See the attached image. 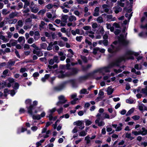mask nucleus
Listing matches in <instances>:
<instances>
[{
    "mask_svg": "<svg viewBox=\"0 0 147 147\" xmlns=\"http://www.w3.org/2000/svg\"><path fill=\"white\" fill-rule=\"evenodd\" d=\"M123 58H119L115 61L110 63L107 66L103 67L97 69L96 72H99L102 73L103 75L105 72H108L110 71V69L115 66H119V63L122 61Z\"/></svg>",
    "mask_w": 147,
    "mask_h": 147,
    "instance_id": "nucleus-1",
    "label": "nucleus"
},
{
    "mask_svg": "<svg viewBox=\"0 0 147 147\" xmlns=\"http://www.w3.org/2000/svg\"><path fill=\"white\" fill-rule=\"evenodd\" d=\"M133 55L137 56L139 55V53H138L134 52L131 51H129L127 52L126 54L124 56H122L119 58H123V59L122 60V61H125L126 59H133L134 58V57L131 55Z\"/></svg>",
    "mask_w": 147,
    "mask_h": 147,
    "instance_id": "nucleus-2",
    "label": "nucleus"
},
{
    "mask_svg": "<svg viewBox=\"0 0 147 147\" xmlns=\"http://www.w3.org/2000/svg\"><path fill=\"white\" fill-rule=\"evenodd\" d=\"M101 113H98L96 115L97 119H96L95 121L96 124H97L98 126L99 127L105 125V123L103 121H100V119L102 118Z\"/></svg>",
    "mask_w": 147,
    "mask_h": 147,
    "instance_id": "nucleus-3",
    "label": "nucleus"
},
{
    "mask_svg": "<svg viewBox=\"0 0 147 147\" xmlns=\"http://www.w3.org/2000/svg\"><path fill=\"white\" fill-rule=\"evenodd\" d=\"M118 41L119 43L123 46H126L129 43V41L126 39V36L121 34L118 37Z\"/></svg>",
    "mask_w": 147,
    "mask_h": 147,
    "instance_id": "nucleus-4",
    "label": "nucleus"
},
{
    "mask_svg": "<svg viewBox=\"0 0 147 147\" xmlns=\"http://www.w3.org/2000/svg\"><path fill=\"white\" fill-rule=\"evenodd\" d=\"M109 5L104 4L102 5V8L104 9V10L100 11V12L101 13H104V12L108 14H111L112 13V11L111 10H110L108 7H109Z\"/></svg>",
    "mask_w": 147,
    "mask_h": 147,
    "instance_id": "nucleus-5",
    "label": "nucleus"
},
{
    "mask_svg": "<svg viewBox=\"0 0 147 147\" xmlns=\"http://www.w3.org/2000/svg\"><path fill=\"white\" fill-rule=\"evenodd\" d=\"M59 101L57 103V105L58 106L60 105L64 104L66 102L67 100L65 99V96L63 95H61L58 97Z\"/></svg>",
    "mask_w": 147,
    "mask_h": 147,
    "instance_id": "nucleus-6",
    "label": "nucleus"
},
{
    "mask_svg": "<svg viewBox=\"0 0 147 147\" xmlns=\"http://www.w3.org/2000/svg\"><path fill=\"white\" fill-rule=\"evenodd\" d=\"M55 111V108H54L50 110L48 112V115L47 116V117H49L50 121L55 120V118L53 117V113Z\"/></svg>",
    "mask_w": 147,
    "mask_h": 147,
    "instance_id": "nucleus-7",
    "label": "nucleus"
},
{
    "mask_svg": "<svg viewBox=\"0 0 147 147\" xmlns=\"http://www.w3.org/2000/svg\"><path fill=\"white\" fill-rule=\"evenodd\" d=\"M119 49V48L116 47L113 45H111L108 48V51L109 53H115Z\"/></svg>",
    "mask_w": 147,
    "mask_h": 147,
    "instance_id": "nucleus-8",
    "label": "nucleus"
},
{
    "mask_svg": "<svg viewBox=\"0 0 147 147\" xmlns=\"http://www.w3.org/2000/svg\"><path fill=\"white\" fill-rule=\"evenodd\" d=\"M37 103L38 102L37 101H34L32 105H31L29 107H27L28 113L31 115H32V110L34 108V107L37 105Z\"/></svg>",
    "mask_w": 147,
    "mask_h": 147,
    "instance_id": "nucleus-9",
    "label": "nucleus"
},
{
    "mask_svg": "<svg viewBox=\"0 0 147 147\" xmlns=\"http://www.w3.org/2000/svg\"><path fill=\"white\" fill-rule=\"evenodd\" d=\"M72 73L70 74H67L65 75L64 74L63 72H61V76H59V78H64L66 76H69L71 75H74L76 74L78 72V70L76 69H73L72 70Z\"/></svg>",
    "mask_w": 147,
    "mask_h": 147,
    "instance_id": "nucleus-10",
    "label": "nucleus"
},
{
    "mask_svg": "<svg viewBox=\"0 0 147 147\" xmlns=\"http://www.w3.org/2000/svg\"><path fill=\"white\" fill-rule=\"evenodd\" d=\"M19 14L18 12L15 11L10 13L8 17L10 19H12L18 16Z\"/></svg>",
    "mask_w": 147,
    "mask_h": 147,
    "instance_id": "nucleus-11",
    "label": "nucleus"
},
{
    "mask_svg": "<svg viewBox=\"0 0 147 147\" xmlns=\"http://www.w3.org/2000/svg\"><path fill=\"white\" fill-rule=\"evenodd\" d=\"M114 11L116 13H118L122 10V8L119 6H115L113 8Z\"/></svg>",
    "mask_w": 147,
    "mask_h": 147,
    "instance_id": "nucleus-12",
    "label": "nucleus"
},
{
    "mask_svg": "<svg viewBox=\"0 0 147 147\" xmlns=\"http://www.w3.org/2000/svg\"><path fill=\"white\" fill-rule=\"evenodd\" d=\"M99 8L98 7H96L94 9V12L93 15L94 16H98L99 15Z\"/></svg>",
    "mask_w": 147,
    "mask_h": 147,
    "instance_id": "nucleus-13",
    "label": "nucleus"
},
{
    "mask_svg": "<svg viewBox=\"0 0 147 147\" xmlns=\"http://www.w3.org/2000/svg\"><path fill=\"white\" fill-rule=\"evenodd\" d=\"M34 35V38L35 40H38L40 38V35L38 31H35Z\"/></svg>",
    "mask_w": 147,
    "mask_h": 147,
    "instance_id": "nucleus-14",
    "label": "nucleus"
},
{
    "mask_svg": "<svg viewBox=\"0 0 147 147\" xmlns=\"http://www.w3.org/2000/svg\"><path fill=\"white\" fill-rule=\"evenodd\" d=\"M15 63V61H13L12 60H9L7 63V67H10L14 65Z\"/></svg>",
    "mask_w": 147,
    "mask_h": 147,
    "instance_id": "nucleus-15",
    "label": "nucleus"
},
{
    "mask_svg": "<svg viewBox=\"0 0 147 147\" xmlns=\"http://www.w3.org/2000/svg\"><path fill=\"white\" fill-rule=\"evenodd\" d=\"M140 93L143 94L144 97L147 96V88H142L140 92Z\"/></svg>",
    "mask_w": 147,
    "mask_h": 147,
    "instance_id": "nucleus-16",
    "label": "nucleus"
},
{
    "mask_svg": "<svg viewBox=\"0 0 147 147\" xmlns=\"http://www.w3.org/2000/svg\"><path fill=\"white\" fill-rule=\"evenodd\" d=\"M45 34L46 36L48 37H51V36L52 38L53 39H54L55 38V34L54 33H53L52 32H51V34H50L47 32H45Z\"/></svg>",
    "mask_w": 147,
    "mask_h": 147,
    "instance_id": "nucleus-17",
    "label": "nucleus"
},
{
    "mask_svg": "<svg viewBox=\"0 0 147 147\" xmlns=\"http://www.w3.org/2000/svg\"><path fill=\"white\" fill-rule=\"evenodd\" d=\"M30 7L31 11L34 13H37L39 10L38 8L37 7H32L30 5Z\"/></svg>",
    "mask_w": 147,
    "mask_h": 147,
    "instance_id": "nucleus-18",
    "label": "nucleus"
},
{
    "mask_svg": "<svg viewBox=\"0 0 147 147\" xmlns=\"http://www.w3.org/2000/svg\"><path fill=\"white\" fill-rule=\"evenodd\" d=\"M125 67V66H123L122 67H120V68L117 70L116 69H114L113 70L116 74H117L121 72L123 70L124 68Z\"/></svg>",
    "mask_w": 147,
    "mask_h": 147,
    "instance_id": "nucleus-19",
    "label": "nucleus"
},
{
    "mask_svg": "<svg viewBox=\"0 0 147 147\" xmlns=\"http://www.w3.org/2000/svg\"><path fill=\"white\" fill-rule=\"evenodd\" d=\"M113 90L112 89V88L111 86L109 87L107 90V93L109 95L113 93Z\"/></svg>",
    "mask_w": 147,
    "mask_h": 147,
    "instance_id": "nucleus-20",
    "label": "nucleus"
},
{
    "mask_svg": "<svg viewBox=\"0 0 147 147\" xmlns=\"http://www.w3.org/2000/svg\"><path fill=\"white\" fill-rule=\"evenodd\" d=\"M76 20V17L74 15L71 16L68 18V20L70 22H75Z\"/></svg>",
    "mask_w": 147,
    "mask_h": 147,
    "instance_id": "nucleus-21",
    "label": "nucleus"
},
{
    "mask_svg": "<svg viewBox=\"0 0 147 147\" xmlns=\"http://www.w3.org/2000/svg\"><path fill=\"white\" fill-rule=\"evenodd\" d=\"M33 53L34 54H36L38 56H41L43 55V53L40 51L34 50Z\"/></svg>",
    "mask_w": 147,
    "mask_h": 147,
    "instance_id": "nucleus-22",
    "label": "nucleus"
},
{
    "mask_svg": "<svg viewBox=\"0 0 147 147\" xmlns=\"http://www.w3.org/2000/svg\"><path fill=\"white\" fill-rule=\"evenodd\" d=\"M88 93L89 92L87 91V90L85 88L82 89L80 91V94H88Z\"/></svg>",
    "mask_w": 147,
    "mask_h": 147,
    "instance_id": "nucleus-23",
    "label": "nucleus"
},
{
    "mask_svg": "<svg viewBox=\"0 0 147 147\" xmlns=\"http://www.w3.org/2000/svg\"><path fill=\"white\" fill-rule=\"evenodd\" d=\"M119 126L117 127L115 129V131H119L121 130L122 129V126L123 125L122 123H119Z\"/></svg>",
    "mask_w": 147,
    "mask_h": 147,
    "instance_id": "nucleus-24",
    "label": "nucleus"
},
{
    "mask_svg": "<svg viewBox=\"0 0 147 147\" xmlns=\"http://www.w3.org/2000/svg\"><path fill=\"white\" fill-rule=\"evenodd\" d=\"M50 75L48 74H46L45 75L44 77L41 78V80L43 82H46L47 80L50 77Z\"/></svg>",
    "mask_w": 147,
    "mask_h": 147,
    "instance_id": "nucleus-25",
    "label": "nucleus"
},
{
    "mask_svg": "<svg viewBox=\"0 0 147 147\" xmlns=\"http://www.w3.org/2000/svg\"><path fill=\"white\" fill-rule=\"evenodd\" d=\"M139 109L140 111L146 110H147L146 107L143 105H141L139 106Z\"/></svg>",
    "mask_w": 147,
    "mask_h": 147,
    "instance_id": "nucleus-26",
    "label": "nucleus"
},
{
    "mask_svg": "<svg viewBox=\"0 0 147 147\" xmlns=\"http://www.w3.org/2000/svg\"><path fill=\"white\" fill-rule=\"evenodd\" d=\"M142 131H140V134L142 135H145L147 134V130H146L144 127H142Z\"/></svg>",
    "mask_w": 147,
    "mask_h": 147,
    "instance_id": "nucleus-27",
    "label": "nucleus"
},
{
    "mask_svg": "<svg viewBox=\"0 0 147 147\" xmlns=\"http://www.w3.org/2000/svg\"><path fill=\"white\" fill-rule=\"evenodd\" d=\"M68 16L67 15H64L62 16V19L63 22H65L67 23V20L68 19Z\"/></svg>",
    "mask_w": 147,
    "mask_h": 147,
    "instance_id": "nucleus-28",
    "label": "nucleus"
},
{
    "mask_svg": "<svg viewBox=\"0 0 147 147\" xmlns=\"http://www.w3.org/2000/svg\"><path fill=\"white\" fill-rule=\"evenodd\" d=\"M107 18L108 20L111 21H113L116 20L115 17L113 18L112 15H107Z\"/></svg>",
    "mask_w": 147,
    "mask_h": 147,
    "instance_id": "nucleus-29",
    "label": "nucleus"
},
{
    "mask_svg": "<svg viewBox=\"0 0 147 147\" xmlns=\"http://www.w3.org/2000/svg\"><path fill=\"white\" fill-rule=\"evenodd\" d=\"M18 41L20 43L23 42V43H24L25 42V40L24 36H21L19 37Z\"/></svg>",
    "mask_w": 147,
    "mask_h": 147,
    "instance_id": "nucleus-30",
    "label": "nucleus"
},
{
    "mask_svg": "<svg viewBox=\"0 0 147 147\" xmlns=\"http://www.w3.org/2000/svg\"><path fill=\"white\" fill-rule=\"evenodd\" d=\"M55 43V42H54L53 43L52 42H50L49 45L48 46L47 48V50L50 51L52 49V47L53 45Z\"/></svg>",
    "mask_w": 147,
    "mask_h": 147,
    "instance_id": "nucleus-31",
    "label": "nucleus"
},
{
    "mask_svg": "<svg viewBox=\"0 0 147 147\" xmlns=\"http://www.w3.org/2000/svg\"><path fill=\"white\" fill-rule=\"evenodd\" d=\"M83 122L82 121H78L74 122V125H76L78 126H80L82 125Z\"/></svg>",
    "mask_w": 147,
    "mask_h": 147,
    "instance_id": "nucleus-32",
    "label": "nucleus"
},
{
    "mask_svg": "<svg viewBox=\"0 0 147 147\" xmlns=\"http://www.w3.org/2000/svg\"><path fill=\"white\" fill-rule=\"evenodd\" d=\"M125 136L126 138L129 139L130 140H132L134 138L131 136V134L130 133H126Z\"/></svg>",
    "mask_w": 147,
    "mask_h": 147,
    "instance_id": "nucleus-33",
    "label": "nucleus"
},
{
    "mask_svg": "<svg viewBox=\"0 0 147 147\" xmlns=\"http://www.w3.org/2000/svg\"><path fill=\"white\" fill-rule=\"evenodd\" d=\"M90 137L89 135H88L85 138V140L86 141L87 144H89L90 142Z\"/></svg>",
    "mask_w": 147,
    "mask_h": 147,
    "instance_id": "nucleus-34",
    "label": "nucleus"
},
{
    "mask_svg": "<svg viewBox=\"0 0 147 147\" xmlns=\"http://www.w3.org/2000/svg\"><path fill=\"white\" fill-rule=\"evenodd\" d=\"M0 39L3 40L5 42H7L9 40V39L6 38L3 35H0Z\"/></svg>",
    "mask_w": 147,
    "mask_h": 147,
    "instance_id": "nucleus-35",
    "label": "nucleus"
},
{
    "mask_svg": "<svg viewBox=\"0 0 147 147\" xmlns=\"http://www.w3.org/2000/svg\"><path fill=\"white\" fill-rule=\"evenodd\" d=\"M55 80V77L50 78L49 79V82L53 86H54V81Z\"/></svg>",
    "mask_w": 147,
    "mask_h": 147,
    "instance_id": "nucleus-36",
    "label": "nucleus"
},
{
    "mask_svg": "<svg viewBox=\"0 0 147 147\" xmlns=\"http://www.w3.org/2000/svg\"><path fill=\"white\" fill-rule=\"evenodd\" d=\"M10 43L12 46H15L17 44V42L16 40H11L10 41Z\"/></svg>",
    "mask_w": 147,
    "mask_h": 147,
    "instance_id": "nucleus-37",
    "label": "nucleus"
},
{
    "mask_svg": "<svg viewBox=\"0 0 147 147\" xmlns=\"http://www.w3.org/2000/svg\"><path fill=\"white\" fill-rule=\"evenodd\" d=\"M77 1L78 4H81L86 3L88 2V1L87 0H85V1H83V0H77Z\"/></svg>",
    "mask_w": 147,
    "mask_h": 147,
    "instance_id": "nucleus-38",
    "label": "nucleus"
},
{
    "mask_svg": "<svg viewBox=\"0 0 147 147\" xmlns=\"http://www.w3.org/2000/svg\"><path fill=\"white\" fill-rule=\"evenodd\" d=\"M46 12V9H43L40 10L38 13V15H43Z\"/></svg>",
    "mask_w": 147,
    "mask_h": 147,
    "instance_id": "nucleus-39",
    "label": "nucleus"
},
{
    "mask_svg": "<svg viewBox=\"0 0 147 147\" xmlns=\"http://www.w3.org/2000/svg\"><path fill=\"white\" fill-rule=\"evenodd\" d=\"M96 20L97 22L99 23H101L103 22V19L102 17L101 16L98 17L97 19Z\"/></svg>",
    "mask_w": 147,
    "mask_h": 147,
    "instance_id": "nucleus-40",
    "label": "nucleus"
},
{
    "mask_svg": "<svg viewBox=\"0 0 147 147\" xmlns=\"http://www.w3.org/2000/svg\"><path fill=\"white\" fill-rule=\"evenodd\" d=\"M134 111V109H131L129 110L127 113L126 114V116H128L130 115L131 113H132Z\"/></svg>",
    "mask_w": 147,
    "mask_h": 147,
    "instance_id": "nucleus-41",
    "label": "nucleus"
},
{
    "mask_svg": "<svg viewBox=\"0 0 147 147\" xmlns=\"http://www.w3.org/2000/svg\"><path fill=\"white\" fill-rule=\"evenodd\" d=\"M17 21V20L16 19H14L12 20H11L8 21V23L9 24H15L16 23Z\"/></svg>",
    "mask_w": 147,
    "mask_h": 147,
    "instance_id": "nucleus-42",
    "label": "nucleus"
},
{
    "mask_svg": "<svg viewBox=\"0 0 147 147\" xmlns=\"http://www.w3.org/2000/svg\"><path fill=\"white\" fill-rule=\"evenodd\" d=\"M17 25L18 26H19L20 27H22L23 25L22 20H19L18 22V24Z\"/></svg>",
    "mask_w": 147,
    "mask_h": 147,
    "instance_id": "nucleus-43",
    "label": "nucleus"
},
{
    "mask_svg": "<svg viewBox=\"0 0 147 147\" xmlns=\"http://www.w3.org/2000/svg\"><path fill=\"white\" fill-rule=\"evenodd\" d=\"M34 39L33 38L31 37L29 38L27 40L28 43L31 44L33 43L34 42Z\"/></svg>",
    "mask_w": 147,
    "mask_h": 147,
    "instance_id": "nucleus-44",
    "label": "nucleus"
},
{
    "mask_svg": "<svg viewBox=\"0 0 147 147\" xmlns=\"http://www.w3.org/2000/svg\"><path fill=\"white\" fill-rule=\"evenodd\" d=\"M40 47L42 49H45L47 48V45L46 43H43L41 44Z\"/></svg>",
    "mask_w": 147,
    "mask_h": 147,
    "instance_id": "nucleus-45",
    "label": "nucleus"
},
{
    "mask_svg": "<svg viewBox=\"0 0 147 147\" xmlns=\"http://www.w3.org/2000/svg\"><path fill=\"white\" fill-rule=\"evenodd\" d=\"M85 122L86 123V125L87 126H88L90 125L92 123V122L89 120L85 119Z\"/></svg>",
    "mask_w": 147,
    "mask_h": 147,
    "instance_id": "nucleus-46",
    "label": "nucleus"
},
{
    "mask_svg": "<svg viewBox=\"0 0 147 147\" xmlns=\"http://www.w3.org/2000/svg\"><path fill=\"white\" fill-rule=\"evenodd\" d=\"M32 118L33 119H37L39 120L40 119L41 117L40 115H37L36 116H35L34 115H33Z\"/></svg>",
    "mask_w": 147,
    "mask_h": 147,
    "instance_id": "nucleus-47",
    "label": "nucleus"
},
{
    "mask_svg": "<svg viewBox=\"0 0 147 147\" xmlns=\"http://www.w3.org/2000/svg\"><path fill=\"white\" fill-rule=\"evenodd\" d=\"M82 28L85 30L88 31L91 29V27L89 26H86L83 27Z\"/></svg>",
    "mask_w": 147,
    "mask_h": 147,
    "instance_id": "nucleus-48",
    "label": "nucleus"
},
{
    "mask_svg": "<svg viewBox=\"0 0 147 147\" xmlns=\"http://www.w3.org/2000/svg\"><path fill=\"white\" fill-rule=\"evenodd\" d=\"M134 67L137 70H140L142 69L141 65H138V64H136L135 65Z\"/></svg>",
    "mask_w": 147,
    "mask_h": 147,
    "instance_id": "nucleus-49",
    "label": "nucleus"
},
{
    "mask_svg": "<svg viewBox=\"0 0 147 147\" xmlns=\"http://www.w3.org/2000/svg\"><path fill=\"white\" fill-rule=\"evenodd\" d=\"M134 102V100L131 98H129L126 100V102L130 104H132Z\"/></svg>",
    "mask_w": 147,
    "mask_h": 147,
    "instance_id": "nucleus-50",
    "label": "nucleus"
},
{
    "mask_svg": "<svg viewBox=\"0 0 147 147\" xmlns=\"http://www.w3.org/2000/svg\"><path fill=\"white\" fill-rule=\"evenodd\" d=\"M87 134L86 132L83 131L81 132L79 134V136H84Z\"/></svg>",
    "mask_w": 147,
    "mask_h": 147,
    "instance_id": "nucleus-51",
    "label": "nucleus"
},
{
    "mask_svg": "<svg viewBox=\"0 0 147 147\" xmlns=\"http://www.w3.org/2000/svg\"><path fill=\"white\" fill-rule=\"evenodd\" d=\"M49 29L52 31H54L55 30V28L53 27V25L51 24H49Z\"/></svg>",
    "mask_w": 147,
    "mask_h": 147,
    "instance_id": "nucleus-52",
    "label": "nucleus"
},
{
    "mask_svg": "<svg viewBox=\"0 0 147 147\" xmlns=\"http://www.w3.org/2000/svg\"><path fill=\"white\" fill-rule=\"evenodd\" d=\"M83 38V37L82 36H77L76 38V40L78 42H80Z\"/></svg>",
    "mask_w": 147,
    "mask_h": 147,
    "instance_id": "nucleus-53",
    "label": "nucleus"
},
{
    "mask_svg": "<svg viewBox=\"0 0 147 147\" xmlns=\"http://www.w3.org/2000/svg\"><path fill=\"white\" fill-rule=\"evenodd\" d=\"M92 67V65L89 64L88 65L85 67L83 68V69L84 70H86Z\"/></svg>",
    "mask_w": 147,
    "mask_h": 147,
    "instance_id": "nucleus-54",
    "label": "nucleus"
},
{
    "mask_svg": "<svg viewBox=\"0 0 147 147\" xmlns=\"http://www.w3.org/2000/svg\"><path fill=\"white\" fill-rule=\"evenodd\" d=\"M55 6V5H53L51 4H49L46 5L45 7H46L48 9H50L52 8L53 6Z\"/></svg>",
    "mask_w": 147,
    "mask_h": 147,
    "instance_id": "nucleus-55",
    "label": "nucleus"
},
{
    "mask_svg": "<svg viewBox=\"0 0 147 147\" xmlns=\"http://www.w3.org/2000/svg\"><path fill=\"white\" fill-rule=\"evenodd\" d=\"M48 67L50 71H53L55 68V65H54L53 66L48 65Z\"/></svg>",
    "mask_w": 147,
    "mask_h": 147,
    "instance_id": "nucleus-56",
    "label": "nucleus"
},
{
    "mask_svg": "<svg viewBox=\"0 0 147 147\" xmlns=\"http://www.w3.org/2000/svg\"><path fill=\"white\" fill-rule=\"evenodd\" d=\"M132 118L135 120H137L140 119V117L138 115H135L132 116Z\"/></svg>",
    "mask_w": 147,
    "mask_h": 147,
    "instance_id": "nucleus-57",
    "label": "nucleus"
},
{
    "mask_svg": "<svg viewBox=\"0 0 147 147\" xmlns=\"http://www.w3.org/2000/svg\"><path fill=\"white\" fill-rule=\"evenodd\" d=\"M132 134H134L135 136H137L138 135L141 134L140 132V131H132Z\"/></svg>",
    "mask_w": 147,
    "mask_h": 147,
    "instance_id": "nucleus-58",
    "label": "nucleus"
},
{
    "mask_svg": "<svg viewBox=\"0 0 147 147\" xmlns=\"http://www.w3.org/2000/svg\"><path fill=\"white\" fill-rule=\"evenodd\" d=\"M117 4L118 6H120L122 7L124 6V4L123 3H122L121 1H118L117 2Z\"/></svg>",
    "mask_w": 147,
    "mask_h": 147,
    "instance_id": "nucleus-59",
    "label": "nucleus"
},
{
    "mask_svg": "<svg viewBox=\"0 0 147 147\" xmlns=\"http://www.w3.org/2000/svg\"><path fill=\"white\" fill-rule=\"evenodd\" d=\"M55 59V56L53 58V59H51L49 60V64L51 65H53L54 63V60Z\"/></svg>",
    "mask_w": 147,
    "mask_h": 147,
    "instance_id": "nucleus-60",
    "label": "nucleus"
},
{
    "mask_svg": "<svg viewBox=\"0 0 147 147\" xmlns=\"http://www.w3.org/2000/svg\"><path fill=\"white\" fill-rule=\"evenodd\" d=\"M19 86V85L18 83L17 82H16L15 83L13 88L15 89L16 90L18 88Z\"/></svg>",
    "mask_w": 147,
    "mask_h": 147,
    "instance_id": "nucleus-61",
    "label": "nucleus"
},
{
    "mask_svg": "<svg viewBox=\"0 0 147 147\" xmlns=\"http://www.w3.org/2000/svg\"><path fill=\"white\" fill-rule=\"evenodd\" d=\"M74 13L78 17H80V13L79 12V11H78L77 10L75 11H74Z\"/></svg>",
    "mask_w": 147,
    "mask_h": 147,
    "instance_id": "nucleus-62",
    "label": "nucleus"
},
{
    "mask_svg": "<svg viewBox=\"0 0 147 147\" xmlns=\"http://www.w3.org/2000/svg\"><path fill=\"white\" fill-rule=\"evenodd\" d=\"M104 119H110V116H109V115L106 113H104Z\"/></svg>",
    "mask_w": 147,
    "mask_h": 147,
    "instance_id": "nucleus-63",
    "label": "nucleus"
},
{
    "mask_svg": "<svg viewBox=\"0 0 147 147\" xmlns=\"http://www.w3.org/2000/svg\"><path fill=\"white\" fill-rule=\"evenodd\" d=\"M29 4L30 3L29 1H28L27 2H25V3L24 5V9H26V8L27 7V6L29 5Z\"/></svg>",
    "mask_w": 147,
    "mask_h": 147,
    "instance_id": "nucleus-64",
    "label": "nucleus"
}]
</instances>
